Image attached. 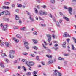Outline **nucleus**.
<instances>
[{
	"instance_id": "f257e3e1",
	"label": "nucleus",
	"mask_w": 76,
	"mask_h": 76,
	"mask_svg": "<svg viewBox=\"0 0 76 76\" xmlns=\"http://www.w3.org/2000/svg\"><path fill=\"white\" fill-rule=\"evenodd\" d=\"M54 72L53 73V76H61L62 74L58 72V71L57 70H53Z\"/></svg>"
},
{
	"instance_id": "f03ea898",
	"label": "nucleus",
	"mask_w": 76,
	"mask_h": 76,
	"mask_svg": "<svg viewBox=\"0 0 76 76\" xmlns=\"http://www.w3.org/2000/svg\"><path fill=\"white\" fill-rule=\"evenodd\" d=\"M39 14L41 16H42L44 15H47V13L46 12H43V11L40 10L39 11Z\"/></svg>"
},
{
	"instance_id": "7ed1b4c3",
	"label": "nucleus",
	"mask_w": 76,
	"mask_h": 76,
	"mask_svg": "<svg viewBox=\"0 0 76 76\" xmlns=\"http://www.w3.org/2000/svg\"><path fill=\"white\" fill-rule=\"evenodd\" d=\"M7 25H5L3 26V27L2 28V30L4 31H6V30H7Z\"/></svg>"
},
{
	"instance_id": "20e7f679",
	"label": "nucleus",
	"mask_w": 76,
	"mask_h": 76,
	"mask_svg": "<svg viewBox=\"0 0 76 76\" xmlns=\"http://www.w3.org/2000/svg\"><path fill=\"white\" fill-rule=\"evenodd\" d=\"M68 11L70 15H72V12L73 11V10H72V8L71 7H69L68 8Z\"/></svg>"
},
{
	"instance_id": "39448f33",
	"label": "nucleus",
	"mask_w": 76,
	"mask_h": 76,
	"mask_svg": "<svg viewBox=\"0 0 76 76\" xmlns=\"http://www.w3.org/2000/svg\"><path fill=\"white\" fill-rule=\"evenodd\" d=\"M67 36H68V37H70V35L68 34L67 33H64V34L63 35V37H67Z\"/></svg>"
},
{
	"instance_id": "423d86ee",
	"label": "nucleus",
	"mask_w": 76,
	"mask_h": 76,
	"mask_svg": "<svg viewBox=\"0 0 76 76\" xmlns=\"http://www.w3.org/2000/svg\"><path fill=\"white\" fill-rule=\"evenodd\" d=\"M5 13V15L6 16H7V15H10V12L7 11H6L4 12Z\"/></svg>"
},
{
	"instance_id": "0eeeda50",
	"label": "nucleus",
	"mask_w": 76,
	"mask_h": 76,
	"mask_svg": "<svg viewBox=\"0 0 76 76\" xmlns=\"http://www.w3.org/2000/svg\"><path fill=\"white\" fill-rule=\"evenodd\" d=\"M63 19H64L66 20V21H69V18H68L64 16V15L63 16Z\"/></svg>"
},
{
	"instance_id": "6e6552de",
	"label": "nucleus",
	"mask_w": 76,
	"mask_h": 76,
	"mask_svg": "<svg viewBox=\"0 0 76 76\" xmlns=\"http://www.w3.org/2000/svg\"><path fill=\"white\" fill-rule=\"evenodd\" d=\"M29 66L30 65V66H34V62H29Z\"/></svg>"
},
{
	"instance_id": "1a4fd4ad",
	"label": "nucleus",
	"mask_w": 76,
	"mask_h": 76,
	"mask_svg": "<svg viewBox=\"0 0 76 76\" xmlns=\"http://www.w3.org/2000/svg\"><path fill=\"white\" fill-rule=\"evenodd\" d=\"M26 64H27L28 66L29 67H30V68H31V67H30V66L29 65V62L27 61H26Z\"/></svg>"
},
{
	"instance_id": "9d476101",
	"label": "nucleus",
	"mask_w": 76,
	"mask_h": 76,
	"mask_svg": "<svg viewBox=\"0 0 76 76\" xmlns=\"http://www.w3.org/2000/svg\"><path fill=\"white\" fill-rule=\"evenodd\" d=\"M24 46H26L27 45H29V43L27 42H24Z\"/></svg>"
},
{
	"instance_id": "9b49d317",
	"label": "nucleus",
	"mask_w": 76,
	"mask_h": 76,
	"mask_svg": "<svg viewBox=\"0 0 76 76\" xmlns=\"http://www.w3.org/2000/svg\"><path fill=\"white\" fill-rule=\"evenodd\" d=\"M16 36L17 38H19L20 39V38H22V37L20 36L19 34H17Z\"/></svg>"
},
{
	"instance_id": "f8f14e48",
	"label": "nucleus",
	"mask_w": 76,
	"mask_h": 76,
	"mask_svg": "<svg viewBox=\"0 0 76 76\" xmlns=\"http://www.w3.org/2000/svg\"><path fill=\"white\" fill-rule=\"evenodd\" d=\"M53 63V59H51L50 61H49L48 63L49 64H52Z\"/></svg>"
},
{
	"instance_id": "ddd939ff",
	"label": "nucleus",
	"mask_w": 76,
	"mask_h": 76,
	"mask_svg": "<svg viewBox=\"0 0 76 76\" xmlns=\"http://www.w3.org/2000/svg\"><path fill=\"white\" fill-rule=\"evenodd\" d=\"M25 29H26V27H23L20 28V29H21V31H25Z\"/></svg>"
},
{
	"instance_id": "4468645a",
	"label": "nucleus",
	"mask_w": 76,
	"mask_h": 76,
	"mask_svg": "<svg viewBox=\"0 0 76 76\" xmlns=\"http://www.w3.org/2000/svg\"><path fill=\"white\" fill-rule=\"evenodd\" d=\"M5 45L6 47H9V46L10 45L9 44V43H8V42H5Z\"/></svg>"
},
{
	"instance_id": "2eb2a0df",
	"label": "nucleus",
	"mask_w": 76,
	"mask_h": 76,
	"mask_svg": "<svg viewBox=\"0 0 76 76\" xmlns=\"http://www.w3.org/2000/svg\"><path fill=\"white\" fill-rule=\"evenodd\" d=\"M0 66H1V67H4V65L3 63H1V64L0 65Z\"/></svg>"
},
{
	"instance_id": "dca6fc26",
	"label": "nucleus",
	"mask_w": 76,
	"mask_h": 76,
	"mask_svg": "<svg viewBox=\"0 0 76 76\" xmlns=\"http://www.w3.org/2000/svg\"><path fill=\"white\" fill-rule=\"evenodd\" d=\"M46 36L48 38H51V35L47 34Z\"/></svg>"
},
{
	"instance_id": "f3484780",
	"label": "nucleus",
	"mask_w": 76,
	"mask_h": 76,
	"mask_svg": "<svg viewBox=\"0 0 76 76\" xmlns=\"http://www.w3.org/2000/svg\"><path fill=\"white\" fill-rule=\"evenodd\" d=\"M9 57H10V58H12V59H13V58H14V56H11V55L10 54L9 55Z\"/></svg>"
},
{
	"instance_id": "a211bd4d",
	"label": "nucleus",
	"mask_w": 76,
	"mask_h": 76,
	"mask_svg": "<svg viewBox=\"0 0 76 76\" xmlns=\"http://www.w3.org/2000/svg\"><path fill=\"white\" fill-rule=\"evenodd\" d=\"M10 54H14V53H15V51L14 50H11L10 51Z\"/></svg>"
},
{
	"instance_id": "6ab92c4d",
	"label": "nucleus",
	"mask_w": 76,
	"mask_h": 76,
	"mask_svg": "<svg viewBox=\"0 0 76 76\" xmlns=\"http://www.w3.org/2000/svg\"><path fill=\"white\" fill-rule=\"evenodd\" d=\"M29 56L31 57H34L35 56L33 54H29Z\"/></svg>"
},
{
	"instance_id": "aec40b11",
	"label": "nucleus",
	"mask_w": 76,
	"mask_h": 76,
	"mask_svg": "<svg viewBox=\"0 0 76 76\" xmlns=\"http://www.w3.org/2000/svg\"><path fill=\"white\" fill-rule=\"evenodd\" d=\"M67 61H65L64 62V66H66L67 65Z\"/></svg>"
},
{
	"instance_id": "412c9836",
	"label": "nucleus",
	"mask_w": 76,
	"mask_h": 76,
	"mask_svg": "<svg viewBox=\"0 0 76 76\" xmlns=\"http://www.w3.org/2000/svg\"><path fill=\"white\" fill-rule=\"evenodd\" d=\"M32 41H33L34 44H37V42H38V41H37V40L33 39Z\"/></svg>"
},
{
	"instance_id": "4be33fe9",
	"label": "nucleus",
	"mask_w": 76,
	"mask_h": 76,
	"mask_svg": "<svg viewBox=\"0 0 76 76\" xmlns=\"http://www.w3.org/2000/svg\"><path fill=\"white\" fill-rule=\"evenodd\" d=\"M15 19L16 20H19V16L17 15H15Z\"/></svg>"
},
{
	"instance_id": "5701e85b",
	"label": "nucleus",
	"mask_w": 76,
	"mask_h": 76,
	"mask_svg": "<svg viewBox=\"0 0 76 76\" xmlns=\"http://www.w3.org/2000/svg\"><path fill=\"white\" fill-rule=\"evenodd\" d=\"M25 47L27 49V50H29V47L28 45L25 46Z\"/></svg>"
},
{
	"instance_id": "b1692460",
	"label": "nucleus",
	"mask_w": 76,
	"mask_h": 76,
	"mask_svg": "<svg viewBox=\"0 0 76 76\" xmlns=\"http://www.w3.org/2000/svg\"><path fill=\"white\" fill-rule=\"evenodd\" d=\"M46 57H47L48 58H52V56H51V55L49 56L48 55H46Z\"/></svg>"
},
{
	"instance_id": "393cba45",
	"label": "nucleus",
	"mask_w": 76,
	"mask_h": 76,
	"mask_svg": "<svg viewBox=\"0 0 76 76\" xmlns=\"http://www.w3.org/2000/svg\"><path fill=\"white\" fill-rule=\"evenodd\" d=\"M4 4H6V5H9V4H10V2H5L4 3Z\"/></svg>"
},
{
	"instance_id": "a878e982",
	"label": "nucleus",
	"mask_w": 76,
	"mask_h": 76,
	"mask_svg": "<svg viewBox=\"0 0 76 76\" xmlns=\"http://www.w3.org/2000/svg\"><path fill=\"white\" fill-rule=\"evenodd\" d=\"M26 75L29 76V75H31V73L30 72H28L27 73H26Z\"/></svg>"
},
{
	"instance_id": "bb28decb",
	"label": "nucleus",
	"mask_w": 76,
	"mask_h": 76,
	"mask_svg": "<svg viewBox=\"0 0 76 76\" xmlns=\"http://www.w3.org/2000/svg\"><path fill=\"white\" fill-rule=\"evenodd\" d=\"M56 25H57V26H60V24H59V23L58 21H56Z\"/></svg>"
},
{
	"instance_id": "cd10ccee",
	"label": "nucleus",
	"mask_w": 76,
	"mask_h": 76,
	"mask_svg": "<svg viewBox=\"0 0 76 76\" xmlns=\"http://www.w3.org/2000/svg\"><path fill=\"white\" fill-rule=\"evenodd\" d=\"M8 70H9V69H5L4 70V73H5V72H6L7 71H8Z\"/></svg>"
},
{
	"instance_id": "c85d7f7f",
	"label": "nucleus",
	"mask_w": 76,
	"mask_h": 76,
	"mask_svg": "<svg viewBox=\"0 0 76 76\" xmlns=\"http://www.w3.org/2000/svg\"><path fill=\"white\" fill-rule=\"evenodd\" d=\"M18 7H22V5L21 4H18Z\"/></svg>"
},
{
	"instance_id": "c756f323",
	"label": "nucleus",
	"mask_w": 76,
	"mask_h": 76,
	"mask_svg": "<svg viewBox=\"0 0 76 76\" xmlns=\"http://www.w3.org/2000/svg\"><path fill=\"white\" fill-rule=\"evenodd\" d=\"M28 54V53H26V52H23V55H25V56H27Z\"/></svg>"
},
{
	"instance_id": "7c9ffc66",
	"label": "nucleus",
	"mask_w": 76,
	"mask_h": 76,
	"mask_svg": "<svg viewBox=\"0 0 76 76\" xmlns=\"http://www.w3.org/2000/svg\"><path fill=\"white\" fill-rule=\"evenodd\" d=\"M32 48H34V49L35 50H38V48H37L36 46H34L32 47Z\"/></svg>"
},
{
	"instance_id": "2f4dec72",
	"label": "nucleus",
	"mask_w": 76,
	"mask_h": 76,
	"mask_svg": "<svg viewBox=\"0 0 76 76\" xmlns=\"http://www.w3.org/2000/svg\"><path fill=\"white\" fill-rule=\"evenodd\" d=\"M51 41V38H48L47 40V41L48 42H50Z\"/></svg>"
},
{
	"instance_id": "473e14b6",
	"label": "nucleus",
	"mask_w": 76,
	"mask_h": 76,
	"mask_svg": "<svg viewBox=\"0 0 76 76\" xmlns=\"http://www.w3.org/2000/svg\"><path fill=\"white\" fill-rule=\"evenodd\" d=\"M50 2L51 3L54 4L55 3V1L54 0H52L50 1Z\"/></svg>"
},
{
	"instance_id": "72a5a7b5",
	"label": "nucleus",
	"mask_w": 76,
	"mask_h": 76,
	"mask_svg": "<svg viewBox=\"0 0 76 76\" xmlns=\"http://www.w3.org/2000/svg\"><path fill=\"white\" fill-rule=\"evenodd\" d=\"M35 13H38V10H37V8H35Z\"/></svg>"
},
{
	"instance_id": "f704fd0d",
	"label": "nucleus",
	"mask_w": 76,
	"mask_h": 76,
	"mask_svg": "<svg viewBox=\"0 0 76 76\" xmlns=\"http://www.w3.org/2000/svg\"><path fill=\"white\" fill-rule=\"evenodd\" d=\"M58 60H64V59L63 58H61V57H59Z\"/></svg>"
},
{
	"instance_id": "c9c22d12",
	"label": "nucleus",
	"mask_w": 76,
	"mask_h": 76,
	"mask_svg": "<svg viewBox=\"0 0 76 76\" xmlns=\"http://www.w3.org/2000/svg\"><path fill=\"white\" fill-rule=\"evenodd\" d=\"M52 37H53V38L54 39V38H56V35L53 34H52Z\"/></svg>"
},
{
	"instance_id": "e433bc0d",
	"label": "nucleus",
	"mask_w": 76,
	"mask_h": 76,
	"mask_svg": "<svg viewBox=\"0 0 76 76\" xmlns=\"http://www.w3.org/2000/svg\"><path fill=\"white\" fill-rule=\"evenodd\" d=\"M4 60L5 61H6L7 63H8V61H9V59H5Z\"/></svg>"
},
{
	"instance_id": "4c0bfd02",
	"label": "nucleus",
	"mask_w": 76,
	"mask_h": 76,
	"mask_svg": "<svg viewBox=\"0 0 76 76\" xmlns=\"http://www.w3.org/2000/svg\"><path fill=\"white\" fill-rule=\"evenodd\" d=\"M22 68H23V69H24V70L26 72V68H25V67L24 66H22Z\"/></svg>"
},
{
	"instance_id": "58836bf2",
	"label": "nucleus",
	"mask_w": 76,
	"mask_h": 76,
	"mask_svg": "<svg viewBox=\"0 0 76 76\" xmlns=\"http://www.w3.org/2000/svg\"><path fill=\"white\" fill-rule=\"evenodd\" d=\"M73 39L74 40L75 43H76V39L75 37H73Z\"/></svg>"
},
{
	"instance_id": "ea45409f",
	"label": "nucleus",
	"mask_w": 76,
	"mask_h": 76,
	"mask_svg": "<svg viewBox=\"0 0 76 76\" xmlns=\"http://www.w3.org/2000/svg\"><path fill=\"white\" fill-rule=\"evenodd\" d=\"M2 8L3 9H6V7L4 6L3 7H2Z\"/></svg>"
},
{
	"instance_id": "a19ab883",
	"label": "nucleus",
	"mask_w": 76,
	"mask_h": 76,
	"mask_svg": "<svg viewBox=\"0 0 76 76\" xmlns=\"http://www.w3.org/2000/svg\"><path fill=\"white\" fill-rule=\"evenodd\" d=\"M4 12H5V11H3L2 12H1V13H0V16H1L2 15H3Z\"/></svg>"
},
{
	"instance_id": "79ce46f5",
	"label": "nucleus",
	"mask_w": 76,
	"mask_h": 76,
	"mask_svg": "<svg viewBox=\"0 0 76 76\" xmlns=\"http://www.w3.org/2000/svg\"><path fill=\"white\" fill-rule=\"evenodd\" d=\"M33 34H34V35H37V32L36 31H34L33 32Z\"/></svg>"
},
{
	"instance_id": "37998d69",
	"label": "nucleus",
	"mask_w": 76,
	"mask_h": 76,
	"mask_svg": "<svg viewBox=\"0 0 76 76\" xmlns=\"http://www.w3.org/2000/svg\"><path fill=\"white\" fill-rule=\"evenodd\" d=\"M30 20H31V22H34V21H35L34 19L33 18L30 19Z\"/></svg>"
},
{
	"instance_id": "c03bdc74",
	"label": "nucleus",
	"mask_w": 76,
	"mask_h": 76,
	"mask_svg": "<svg viewBox=\"0 0 76 76\" xmlns=\"http://www.w3.org/2000/svg\"><path fill=\"white\" fill-rule=\"evenodd\" d=\"M1 44L2 45H1V47H3V46H4V42H2L1 43Z\"/></svg>"
},
{
	"instance_id": "a18cd8bd",
	"label": "nucleus",
	"mask_w": 76,
	"mask_h": 76,
	"mask_svg": "<svg viewBox=\"0 0 76 76\" xmlns=\"http://www.w3.org/2000/svg\"><path fill=\"white\" fill-rule=\"evenodd\" d=\"M72 45V50H75V47H74V46L73 45Z\"/></svg>"
},
{
	"instance_id": "49530a36",
	"label": "nucleus",
	"mask_w": 76,
	"mask_h": 76,
	"mask_svg": "<svg viewBox=\"0 0 76 76\" xmlns=\"http://www.w3.org/2000/svg\"><path fill=\"white\" fill-rule=\"evenodd\" d=\"M62 47L63 48H66V45L64 44H62Z\"/></svg>"
},
{
	"instance_id": "de8ad7c7",
	"label": "nucleus",
	"mask_w": 76,
	"mask_h": 76,
	"mask_svg": "<svg viewBox=\"0 0 76 76\" xmlns=\"http://www.w3.org/2000/svg\"><path fill=\"white\" fill-rule=\"evenodd\" d=\"M42 7H43V8H44V9H45V8H46L47 7V6H46V5H43L42 6Z\"/></svg>"
},
{
	"instance_id": "09e8293b",
	"label": "nucleus",
	"mask_w": 76,
	"mask_h": 76,
	"mask_svg": "<svg viewBox=\"0 0 76 76\" xmlns=\"http://www.w3.org/2000/svg\"><path fill=\"white\" fill-rule=\"evenodd\" d=\"M17 61V60H15L13 62L14 64H15V63H16Z\"/></svg>"
},
{
	"instance_id": "8fccbe9b",
	"label": "nucleus",
	"mask_w": 76,
	"mask_h": 76,
	"mask_svg": "<svg viewBox=\"0 0 76 76\" xmlns=\"http://www.w3.org/2000/svg\"><path fill=\"white\" fill-rule=\"evenodd\" d=\"M32 15H29V19H32Z\"/></svg>"
},
{
	"instance_id": "3c124183",
	"label": "nucleus",
	"mask_w": 76,
	"mask_h": 76,
	"mask_svg": "<svg viewBox=\"0 0 76 76\" xmlns=\"http://www.w3.org/2000/svg\"><path fill=\"white\" fill-rule=\"evenodd\" d=\"M38 9H40V6L39 5H38L37 6Z\"/></svg>"
},
{
	"instance_id": "603ef678",
	"label": "nucleus",
	"mask_w": 76,
	"mask_h": 76,
	"mask_svg": "<svg viewBox=\"0 0 76 76\" xmlns=\"http://www.w3.org/2000/svg\"><path fill=\"white\" fill-rule=\"evenodd\" d=\"M64 56H69V54H64Z\"/></svg>"
},
{
	"instance_id": "864d4df0",
	"label": "nucleus",
	"mask_w": 76,
	"mask_h": 76,
	"mask_svg": "<svg viewBox=\"0 0 76 76\" xmlns=\"http://www.w3.org/2000/svg\"><path fill=\"white\" fill-rule=\"evenodd\" d=\"M49 16L50 17V18H53V16L51 15V14H49Z\"/></svg>"
},
{
	"instance_id": "5fc2aeb1",
	"label": "nucleus",
	"mask_w": 76,
	"mask_h": 76,
	"mask_svg": "<svg viewBox=\"0 0 76 76\" xmlns=\"http://www.w3.org/2000/svg\"><path fill=\"white\" fill-rule=\"evenodd\" d=\"M36 59L37 60H39V58H38V56H37L36 57Z\"/></svg>"
},
{
	"instance_id": "6e6d98bb",
	"label": "nucleus",
	"mask_w": 76,
	"mask_h": 76,
	"mask_svg": "<svg viewBox=\"0 0 76 76\" xmlns=\"http://www.w3.org/2000/svg\"><path fill=\"white\" fill-rule=\"evenodd\" d=\"M15 42H16V43H18L19 42V40L17 39H16L15 40Z\"/></svg>"
},
{
	"instance_id": "4d7b16f0",
	"label": "nucleus",
	"mask_w": 76,
	"mask_h": 76,
	"mask_svg": "<svg viewBox=\"0 0 76 76\" xmlns=\"http://www.w3.org/2000/svg\"><path fill=\"white\" fill-rule=\"evenodd\" d=\"M47 51L48 52H49V53H51V50L49 49H48Z\"/></svg>"
},
{
	"instance_id": "13d9d810",
	"label": "nucleus",
	"mask_w": 76,
	"mask_h": 76,
	"mask_svg": "<svg viewBox=\"0 0 76 76\" xmlns=\"http://www.w3.org/2000/svg\"><path fill=\"white\" fill-rule=\"evenodd\" d=\"M66 41L68 43L69 42V41H70V39H68L66 40Z\"/></svg>"
},
{
	"instance_id": "bf43d9fd",
	"label": "nucleus",
	"mask_w": 76,
	"mask_h": 76,
	"mask_svg": "<svg viewBox=\"0 0 76 76\" xmlns=\"http://www.w3.org/2000/svg\"><path fill=\"white\" fill-rule=\"evenodd\" d=\"M41 25L42 26H43V27H44V26H45V24H41Z\"/></svg>"
},
{
	"instance_id": "052dcab7",
	"label": "nucleus",
	"mask_w": 76,
	"mask_h": 76,
	"mask_svg": "<svg viewBox=\"0 0 76 76\" xmlns=\"http://www.w3.org/2000/svg\"><path fill=\"white\" fill-rule=\"evenodd\" d=\"M57 46H58V44H56L54 45V47H57Z\"/></svg>"
},
{
	"instance_id": "680f3d73",
	"label": "nucleus",
	"mask_w": 76,
	"mask_h": 76,
	"mask_svg": "<svg viewBox=\"0 0 76 76\" xmlns=\"http://www.w3.org/2000/svg\"><path fill=\"white\" fill-rule=\"evenodd\" d=\"M12 7H15V4H12Z\"/></svg>"
},
{
	"instance_id": "e2e57ef3",
	"label": "nucleus",
	"mask_w": 76,
	"mask_h": 76,
	"mask_svg": "<svg viewBox=\"0 0 76 76\" xmlns=\"http://www.w3.org/2000/svg\"><path fill=\"white\" fill-rule=\"evenodd\" d=\"M64 9H68L67 8V7H66V6H64Z\"/></svg>"
},
{
	"instance_id": "0e129e2a",
	"label": "nucleus",
	"mask_w": 76,
	"mask_h": 76,
	"mask_svg": "<svg viewBox=\"0 0 76 76\" xmlns=\"http://www.w3.org/2000/svg\"><path fill=\"white\" fill-rule=\"evenodd\" d=\"M72 2H76V0H72Z\"/></svg>"
},
{
	"instance_id": "69168bd1",
	"label": "nucleus",
	"mask_w": 76,
	"mask_h": 76,
	"mask_svg": "<svg viewBox=\"0 0 76 76\" xmlns=\"http://www.w3.org/2000/svg\"><path fill=\"white\" fill-rule=\"evenodd\" d=\"M49 45H52V43H49Z\"/></svg>"
},
{
	"instance_id": "338daca9",
	"label": "nucleus",
	"mask_w": 76,
	"mask_h": 76,
	"mask_svg": "<svg viewBox=\"0 0 76 76\" xmlns=\"http://www.w3.org/2000/svg\"><path fill=\"white\" fill-rule=\"evenodd\" d=\"M18 27H14V29H18Z\"/></svg>"
},
{
	"instance_id": "774afa93",
	"label": "nucleus",
	"mask_w": 76,
	"mask_h": 76,
	"mask_svg": "<svg viewBox=\"0 0 76 76\" xmlns=\"http://www.w3.org/2000/svg\"><path fill=\"white\" fill-rule=\"evenodd\" d=\"M13 39L14 40V41H16V38H15V37H14L13 38Z\"/></svg>"
}]
</instances>
